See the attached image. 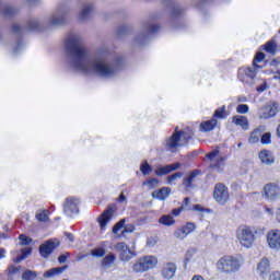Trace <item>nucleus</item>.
<instances>
[{"label": "nucleus", "mask_w": 280, "mask_h": 280, "mask_svg": "<svg viewBox=\"0 0 280 280\" xmlns=\"http://www.w3.org/2000/svg\"><path fill=\"white\" fill-rule=\"evenodd\" d=\"M194 129L186 127L184 130H178L176 127L171 137L165 140L164 148L167 152L176 153L179 148H183L194 139Z\"/></svg>", "instance_id": "nucleus-1"}, {"label": "nucleus", "mask_w": 280, "mask_h": 280, "mask_svg": "<svg viewBox=\"0 0 280 280\" xmlns=\"http://www.w3.org/2000/svg\"><path fill=\"white\" fill-rule=\"evenodd\" d=\"M66 49L68 54H71L75 59L74 67L80 71H88L86 65H84V58H86V49L82 47V39L80 37H70L66 40Z\"/></svg>", "instance_id": "nucleus-2"}, {"label": "nucleus", "mask_w": 280, "mask_h": 280, "mask_svg": "<svg viewBox=\"0 0 280 280\" xmlns=\"http://www.w3.org/2000/svg\"><path fill=\"white\" fill-rule=\"evenodd\" d=\"M259 230L252 225L242 224L236 229V240L243 248H253L257 242Z\"/></svg>", "instance_id": "nucleus-3"}, {"label": "nucleus", "mask_w": 280, "mask_h": 280, "mask_svg": "<svg viewBox=\"0 0 280 280\" xmlns=\"http://www.w3.org/2000/svg\"><path fill=\"white\" fill-rule=\"evenodd\" d=\"M159 265V258L156 256L147 255L135 260L131 265V272L133 275H143V272H149V270H154Z\"/></svg>", "instance_id": "nucleus-4"}, {"label": "nucleus", "mask_w": 280, "mask_h": 280, "mask_svg": "<svg viewBox=\"0 0 280 280\" xmlns=\"http://www.w3.org/2000/svg\"><path fill=\"white\" fill-rule=\"evenodd\" d=\"M242 268L240 259L234 256H223L217 261V269L219 272H225V275H231V272H237Z\"/></svg>", "instance_id": "nucleus-5"}, {"label": "nucleus", "mask_w": 280, "mask_h": 280, "mask_svg": "<svg viewBox=\"0 0 280 280\" xmlns=\"http://www.w3.org/2000/svg\"><path fill=\"white\" fill-rule=\"evenodd\" d=\"M213 199L218 205H226L231 200L229 187L224 183H217L212 192Z\"/></svg>", "instance_id": "nucleus-6"}, {"label": "nucleus", "mask_w": 280, "mask_h": 280, "mask_svg": "<svg viewBox=\"0 0 280 280\" xmlns=\"http://www.w3.org/2000/svg\"><path fill=\"white\" fill-rule=\"evenodd\" d=\"M115 211H117V206L109 205L104 210L102 214L97 218V222L101 226V231H106V226L108 225V222L113 220V217L115 215Z\"/></svg>", "instance_id": "nucleus-7"}, {"label": "nucleus", "mask_w": 280, "mask_h": 280, "mask_svg": "<svg viewBox=\"0 0 280 280\" xmlns=\"http://www.w3.org/2000/svg\"><path fill=\"white\" fill-rule=\"evenodd\" d=\"M92 69L94 73L102 75V78H110V75L115 74V69L113 67L97 60L92 61Z\"/></svg>", "instance_id": "nucleus-8"}, {"label": "nucleus", "mask_w": 280, "mask_h": 280, "mask_svg": "<svg viewBox=\"0 0 280 280\" xmlns=\"http://www.w3.org/2000/svg\"><path fill=\"white\" fill-rule=\"evenodd\" d=\"M237 78L243 84H250L257 78V71L250 67H242L238 69Z\"/></svg>", "instance_id": "nucleus-9"}, {"label": "nucleus", "mask_w": 280, "mask_h": 280, "mask_svg": "<svg viewBox=\"0 0 280 280\" xmlns=\"http://www.w3.org/2000/svg\"><path fill=\"white\" fill-rule=\"evenodd\" d=\"M114 250L119 253L120 261H130L135 254L130 250V247L125 242H119L114 245Z\"/></svg>", "instance_id": "nucleus-10"}, {"label": "nucleus", "mask_w": 280, "mask_h": 280, "mask_svg": "<svg viewBox=\"0 0 280 280\" xmlns=\"http://www.w3.org/2000/svg\"><path fill=\"white\" fill-rule=\"evenodd\" d=\"M202 176V170L196 168L190 172H188L187 176L183 179V187L185 191H189V189H194L196 187L194 183H196V177Z\"/></svg>", "instance_id": "nucleus-11"}, {"label": "nucleus", "mask_w": 280, "mask_h": 280, "mask_svg": "<svg viewBox=\"0 0 280 280\" xmlns=\"http://www.w3.org/2000/svg\"><path fill=\"white\" fill-rule=\"evenodd\" d=\"M194 231H196V223L186 222L185 225L175 230L174 237H176V240H185V237H187V235H190V233H194Z\"/></svg>", "instance_id": "nucleus-12"}, {"label": "nucleus", "mask_w": 280, "mask_h": 280, "mask_svg": "<svg viewBox=\"0 0 280 280\" xmlns=\"http://www.w3.org/2000/svg\"><path fill=\"white\" fill-rule=\"evenodd\" d=\"M57 246H60V244L54 242V240L46 241L39 246L40 257H43V259H47V257H49V255L56 250Z\"/></svg>", "instance_id": "nucleus-13"}, {"label": "nucleus", "mask_w": 280, "mask_h": 280, "mask_svg": "<svg viewBox=\"0 0 280 280\" xmlns=\"http://www.w3.org/2000/svg\"><path fill=\"white\" fill-rule=\"evenodd\" d=\"M267 243L272 250H280V231L271 230L267 233Z\"/></svg>", "instance_id": "nucleus-14"}, {"label": "nucleus", "mask_w": 280, "mask_h": 280, "mask_svg": "<svg viewBox=\"0 0 280 280\" xmlns=\"http://www.w3.org/2000/svg\"><path fill=\"white\" fill-rule=\"evenodd\" d=\"M264 194L267 200H278L280 198V187L277 184H267L264 186Z\"/></svg>", "instance_id": "nucleus-15"}, {"label": "nucleus", "mask_w": 280, "mask_h": 280, "mask_svg": "<svg viewBox=\"0 0 280 280\" xmlns=\"http://www.w3.org/2000/svg\"><path fill=\"white\" fill-rule=\"evenodd\" d=\"M176 270H178V267L175 262L163 264L161 268V276L166 280L174 279V277H176Z\"/></svg>", "instance_id": "nucleus-16"}, {"label": "nucleus", "mask_w": 280, "mask_h": 280, "mask_svg": "<svg viewBox=\"0 0 280 280\" xmlns=\"http://www.w3.org/2000/svg\"><path fill=\"white\" fill-rule=\"evenodd\" d=\"M66 213H80V199L74 197H68L63 206Z\"/></svg>", "instance_id": "nucleus-17"}, {"label": "nucleus", "mask_w": 280, "mask_h": 280, "mask_svg": "<svg viewBox=\"0 0 280 280\" xmlns=\"http://www.w3.org/2000/svg\"><path fill=\"white\" fill-rule=\"evenodd\" d=\"M180 167H183V164H180V162L161 166L160 168L155 170V175L167 176V174H171V172H176V170H180Z\"/></svg>", "instance_id": "nucleus-18"}, {"label": "nucleus", "mask_w": 280, "mask_h": 280, "mask_svg": "<svg viewBox=\"0 0 280 280\" xmlns=\"http://www.w3.org/2000/svg\"><path fill=\"white\" fill-rule=\"evenodd\" d=\"M266 131V126L260 125L257 128H255L248 138V143L255 144V143H259L260 139H261V135H264V132Z\"/></svg>", "instance_id": "nucleus-19"}, {"label": "nucleus", "mask_w": 280, "mask_h": 280, "mask_svg": "<svg viewBox=\"0 0 280 280\" xmlns=\"http://www.w3.org/2000/svg\"><path fill=\"white\" fill-rule=\"evenodd\" d=\"M218 128V119L211 118L210 120L201 121L199 125L200 132H211Z\"/></svg>", "instance_id": "nucleus-20"}, {"label": "nucleus", "mask_w": 280, "mask_h": 280, "mask_svg": "<svg viewBox=\"0 0 280 280\" xmlns=\"http://www.w3.org/2000/svg\"><path fill=\"white\" fill-rule=\"evenodd\" d=\"M69 268V266L65 265L61 267H55L51 268L49 270H46L43 275L44 279H54V277H58L60 275H62V272H65V270H67Z\"/></svg>", "instance_id": "nucleus-21"}, {"label": "nucleus", "mask_w": 280, "mask_h": 280, "mask_svg": "<svg viewBox=\"0 0 280 280\" xmlns=\"http://www.w3.org/2000/svg\"><path fill=\"white\" fill-rule=\"evenodd\" d=\"M277 113H279V105L277 103H273L272 105H268L265 107V112L261 114L262 119H272V117L277 116Z\"/></svg>", "instance_id": "nucleus-22"}, {"label": "nucleus", "mask_w": 280, "mask_h": 280, "mask_svg": "<svg viewBox=\"0 0 280 280\" xmlns=\"http://www.w3.org/2000/svg\"><path fill=\"white\" fill-rule=\"evenodd\" d=\"M232 124H234V126H240L242 130H248L249 128L248 117L246 116H242V115L233 116Z\"/></svg>", "instance_id": "nucleus-23"}, {"label": "nucleus", "mask_w": 280, "mask_h": 280, "mask_svg": "<svg viewBox=\"0 0 280 280\" xmlns=\"http://www.w3.org/2000/svg\"><path fill=\"white\" fill-rule=\"evenodd\" d=\"M261 163H265V165H272L275 163V155L272 154V151L270 150H261L258 154Z\"/></svg>", "instance_id": "nucleus-24"}, {"label": "nucleus", "mask_w": 280, "mask_h": 280, "mask_svg": "<svg viewBox=\"0 0 280 280\" xmlns=\"http://www.w3.org/2000/svg\"><path fill=\"white\" fill-rule=\"evenodd\" d=\"M257 272L260 277H265L270 273V260L268 258H262L257 266Z\"/></svg>", "instance_id": "nucleus-25"}, {"label": "nucleus", "mask_w": 280, "mask_h": 280, "mask_svg": "<svg viewBox=\"0 0 280 280\" xmlns=\"http://www.w3.org/2000/svg\"><path fill=\"white\" fill-rule=\"evenodd\" d=\"M170 194H172V189L170 187H162L161 189L154 191L152 196L158 200H166L170 197Z\"/></svg>", "instance_id": "nucleus-26"}, {"label": "nucleus", "mask_w": 280, "mask_h": 280, "mask_svg": "<svg viewBox=\"0 0 280 280\" xmlns=\"http://www.w3.org/2000/svg\"><path fill=\"white\" fill-rule=\"evenodd\" d=\"M261 49L266 51V54H270L271 56H275L278 49L277 42L275 39H270L265 45L261 46Z\"/></svg>", "instance_id": "nucleus-27"}, {"label": "nucleus", "mask_w": 280, "mask_h": 280, "mask_svg": "<svg viewBox=\"0 0 280 280\" xmlns=\"http://www.w3.org/2000/svg\"><path fill=\"white\" fill-rule=\"evenodd\" d=\"M93 10H95V5H93V3L85 4L79 15V19L81 21H86V19L91 16V13L93 12Z\"/></svg>", "instance_id": "nucleus-28"}, {"label": "nucleus", "mask_w": 280, "mask_h": 280, "mask_svg": "<svg viewBox=\"0 0 280 280\" xmlns=\"http://www.w3.org/2000/svg\"><path fill=\"white\" fill-rule=\"evenodd\" d=\"M266 60V54L264 52H256L254 59H253V67L254 69H261V66H259V62H264Z\"/></svg>", "instance_id": "nucleus-29"}, {"label": "nucleus", "mask_w": 280, "mask_h": 280, "mask_svg": "<svg viewBox=\"0 0 280 280\" xmlns=\"http://www.w3.org/2000/svg\"><path fill=\"white\" fill-rule=\"evenodd\" d=\"M160 224H163L164 226H172L173 224H176V220H174V217L171 214H164L159 220Z\"/></svg>", "instance_id": "nucleus-30"}, {"label": "nucleus", "mask_w": 280, "mask_h": 280, "mask_svg": "<svg viewBox=\"0 0 280 280\" xmlns=\"http://www.w3.org/2000/svg\"><path fill=\"white\" fill-rule=\"evenodd\" d=\"M194 255H196V249H187L184 258V269L187 270L189 264H191V260L194 259Z\"/></svg>", "instance_id": "nucleus-31"}, {"label": "nucleus", "mask_w": 280, "mask_h": 280, "mask_svg": "<svg viewBox=\"0 0 280 280\" xmlns=\"http://www.w3.org/2000/svg\"><path fill=\"white\" fill-rule=\"evenodd\" d=\"M49 210H42L36 213L35 218L37 222H49Z\"/></svg>", "instance_id": "nucleus-32"}, {"label": "nucleus", "mask_w": 280, "mask_h": 280, "mask_svg": "<svg viewBox=\"0 0 280 280\" xmlns=\"http://www.w3.org/2000/svg\"><path fill=\"white\" fill-rule=\"evenodd\" d=\"M226 117V106L219 107L214 110L212 119H225Z\"/></svg>", "instance_id": "nucleus-33"}, {"label": "nucleus", "mask_w": 280, "mask_h": 280, "mask_svg": "<svg viewBox=\"0 0 280 280\" xmlns=\"http://www.w3.org/2000/svg\"><path fill=\"white\" fill-rule=\"evenodd\" d=\"M16 14H19V10L16 8H14V7L8 5L3 10V15L7 19H12V16H16Z\"/></svg>", "instance_id": "nucleus-34"}, {"label": "nucleus", "mask_w": 280, "mask_h": 280, "mask_svg": "<svg viewBox=\"0 0 280 280\" xmlns=\"http://www.w3.org/2000/svg\"><path fill=\"white\" fill-rule=\"evenodd\" d=\"M140 172L143 176H150L152 174V165H150L147 161L140 165Z\"/></svg>", "instance_id": "nucleus-35"}, {"label": "nucleus", "mask_w": 280, "mask_h": 280, "mask_svg": "<svg viewBox=\"0 0 280 280\" xmlns=\"http://www.w3.org/2000/svg\"><path fill=\"white\" fill-rule=\"evenodd\" d=\"M32 247H26L21 249V255L15 259V261L19 264V261H23V259H27L28 255H32Z\"/></svg>", "instance_id": "nucleus-36"}, {"label": "nucleus", "mask_w": 280, "mask_h": 280, "mask_svg": "<svg viewBox=\"0 0 280 280\" xmlns=\"http://www.w3.org/2000/svg\"><path fill=\"white\" fill-rule=\"evenodd\" d=\"M224 161H226V158L221 156L219 158L215 163L210 164L211 170H218V172H222V165H224Z\"/></svg>", "instance_id": "nucleus-37"}, {"label": "nucleus", "mask_w": 280, "mask_h": 280, "mask_svg": "<svg viewBox=\"0 0 280 280\" xmlns=\"http://www.w3.org/2000/svg\"><path fill=\"white\" fill-rule=\"evenodd\" d=\"M260 143L262 145H270V143H272V133L270 132L261 133Z\"/></svg>", "instance_id": "nucleus-38"}, {"label": "nucleus", "mask_w": 280, "mask_h": 280, "mask_svg": "<svg viewBox=\"0 0 280 280\" xmlns=\"http://www.w3.org/2000/svg\"><path fill=\"white\" fill-rule=\"evenodd\" d=\"M36 277H38V273H36V271H32L30 269H26L23 273H22V279L23 280H34L36 279Z\"/></svg>", "instance_id": "nucleus-39"}, {"label": "nucleus", "mask_w": 280, "mask_h": 280, "mask_svg": "<svg viewBox=\"0 0 280 280\" xmlns=\"http://www.w3.org/2000/svg\"><path fill=\"white\" fill-rule=\"evenodd\" d=\"M115 259H117V257L114 254H109L103 258L102 266H110L115 264Z\"/></svg>", "instance_id": "nucleus-40"}, {"label": "nucleus", "mask_w": 280, "mask_h": 280, "mask_svg": "<svg viewBox=\"0 0 280 280\" xmlns=\"http://www.w3.org/2000/svg\"><path fill=\"white\" fill-rule=\"evenodd\" d=\"M67 23V19L65 18V14L60 18L52 16L50 20V25H65Z\"/></svg>", "instance_id": "nucleus-41"}, {"label": "nucleus", "mask_w": 280, "mask_h": 280, "mask_svg": "<svg viewBox=\"0 0 280 280\" xmlns=\"http://www.w3.org/2000/svg\"><path fill=\"white\" fill-rule=\"evenodd\" d=\"M39 27H40V24H38V21L36 20H31L27 22V30L30 32H38Z\"/></svg>", "instance_id": "nucleus-42"}, {"label": "nucleus", "mask_w": 280, "mask_h": 280, "mask_svg": "<svg viewBox=\"0 0 280 280\" xmlns=\"http://www.w3.org/2000/svg\"><path fill=\"white\" fill-rule=\"evenodd\" d=\"M124 226H126V219H121L120 221H118L114 226H113V233L115 235H117L119 233V231H121V229H124Z\"/></svg>", "instance_id": "nucleus-43"}, {"label": "nucleus", "mask_w": 280, "mask_h": 280, "mask_svg": "<svg viewBox=\"0 0 280 280\" xmlns=\"http://www.w3.org/2000/svg\"><path fill=\"white\" fill-rule=\"evenodd\" d=\"M92 257H104L106 255V249L104 247H97L91 250Z\"/></svg>", "instance_id": "nucleus-44"}, {"label": "nucleus", "mask_w": 280, "mask_h": 280, "mask_svg": "<svg viewBox=\"0 0 280 280\" xmlns=\"http://www.w3.org/2000/svg\"><path fill=\"white\" fill-rule=\"evenodd\" d=\"M19 240L21 242V246H30V244L33 242L32 237L25 234H20Z\"/></svg>", "instance_id": "nucleus-45"}, {"label": "nucleus", "mask_w": 280, "mask_h": 280, "mask_svg": "<svg viewBox=\"0 0 280 280\" xmlns=\"http://www.w3.org/2000/svg\"><path fill=\"white\" fill-rule=\"evenodd\" d=\"M186 211H198L200 213H205V211H209V209H206L201 205H194L192 207L186 208Z\"/></svg>", "instance_id": "nucleus-46"}, {"label": "nucleus", "mask_w": 280, "mask_h": 280, "mask_svg": "<svg viewBox=\"0 0 280 280\" xmlns=\"http://www.w3.org/2000/svg\"><path fill=\"white\" fill-rule=\"evenodd\" d=\"M248 110H249V107L246 104H240L236 107V113H238V115H246Z\"/></svg>", "instance_id": "nucleus-47"}, {"label": "nucleus", "mask_w": 280, "mask_h": 280, "mask_svg": "<svg viewBox=\"0 0 280 280\" xmlns=\"http://www.w3.org/2000/svg\"><path fill=\"white\" fill-rule=\"evenodd\" d=\"M135 224H132V223H128V224H126L125 226H124V230H122V232H121V235H126V234H128V233H135Z\"/></svg>", "instance_id": "nucleus-48"}, {"label": "nucleus", "mask_w": 280, "mask_h": 280, "mask_svg": "<svg viewBox=\"0 0 280 280\" xmlns=\"http://www.w3.org/2000/svg\"><path fill=\"white\" fill-rule=\"evenodd\" d=\"M184 12H185V11H184L183 9H180V8H178V7H173L171 14H172L173 18L176 19V18H178V16H182V14H183Z\"/></svg>", "instance_id": "nucleus-49"}, {"label": "nucleus", "mask_w": 280, "mask_h": 280, "mask_svg": "<svg viewBox=\"0 0 280 280\" xmlns=\"http://www.w3.org/2000/svg\"><path fill=\"white\" fill-rule=\"evenodd\" d=\"M9 277H14V275H16L18 272L21 271V266H14V265H11L9 268Z\"/></svg>", "instance_id": "nucleus-50"}, {"label": "nucleus", "mask_w": 280, "mask_h": 280, "mask_svg": "<svg viewBox=\"0 0 280 280\" xmlns=\"http://www.w3.org/2000/svg\"><path fill=\"white\" fill-rule=\"evenodd\" d=\"M177 178H183V172H176L167 177V183H174Z\"/></svg>", "instance_id": "nucleus-51"}, {"label": "nucleus", "mask_w": 280, "mask_h": 280, "mask_svg": "<svg viewBox=\"0 0 280 280\" xmlns=\"http://www.w3.org/2000/svg\"><path fill=\"white\" fill-rule=\"evenodd\" d=\"M220 155V150L215 149L209 153L206 154V159H208L209 161H213V159H215V156Z\"/></svg>", "instance_id": "nucleus-52"}, {"label": "nucleus", "mask_w": 280, "mask_h": 280, "mask_svg": "<svg viewBox=\"0 0 280 280\" xmlns=\"http://www.w3.org/2000/svg\"><path fill=\"white\" fill-rule=\"evenodd\" d=\"M130 31V28L126 25L119 26L117 30V34L118 36H124V34H128V32Z\"/></svg>", "instance_id": "nucleus-53"}, {"label": "nucleus", "mask_w": 280, "mask_h": 280, "mask_svg": "<svg viewBox=\"0 0 280 280\" xmlns=\"http://www.w3.org/2000/svg\"><path fill=\"white\" fill-rule=\"evenodd\" d=\"M185 211V206H180L179 208H175L171 211L172 215H174V218H178V215H180V212Z\"/></svg>", "instance_id": "nucleus-54"}, {"label": "nucleus", "mask_w": 280, "mask_h": 280, "mask_svg": "<svg viewBox=\"0 0 280 280\" xmlns=\"http://www.w3.org/2000/svg\"><path fill=\"white\" fill-rule=\"evenodd\" d=\"M190 205H191V198L185 197L183 200V205H182V207H184V211H187V209H189V207H192Z\"/></svg>", "instance_id": "nucleus-55"}, {"label": "nucleus", "mask_w": 280, "mask_h": 280, "mask_svg": "<svg viewBox=\"0 0 280 280\" xmlns=\"http://www.w3.org/2000/svg\"><path fill=\"white\" fill-rule=\"evenodd\" d=\"M67 259H69V253L67 254H62L58 257V261L59 264H65L67 261Z\"/></svg>", "instance_id": "nucleus-56"}, {"label": "nucleus", "mask_w": 280, "mask_h": 280, "mask_svg": "<svg viewBox=\"0 0 280 280\" xmlns=\"http://www.w3.org/2000/svg\"><path fill=\"white\" fill-rule=\"evenodd\" d=\"M159 30H161L160 25H150L149 26L150 34H156V32H159Z\"/></svg>", "instance_id": "nucleus-57"}, {"label": "nucleus", "mask_w": 280, "mask_h": 280, "mask_svg": "<svg viewBox=\"0 0 280 280\" xmlns=\"http://www.w3.org/2000/svg\"><path fill=\"white\" fill-rule=\"evenodd\" d=\"M266 89H268V84H267V83H262V84H260V85H258V86L256 88V91H257L258 93H264V91H266Z\"/></svg>", "instance_id": "nucleus-58"}, {"label": "nucleus", "mask_w": 280, "mask_h": 280, "mask_svg": "<svg viewBox=\"0 0 280 280\" xmlns=\"http://www.w3.org/2000/svg\"><path fill=\"white\" fill-rule=\"evenodd\" d=\"M269 280H280V272L279 271L272 272L269 277Z\"/></svg>", "instance_id": "nucleus-59"}, {"label": "nucleus", "mask_w": 280, "mask_h": 280, "mask_svg": "<svg viewBox=\"0 0 280 280\" xmlns=\"http://www.w3.org/2000/svg\"><path fill=\"white\" fill-rule=\"evenodd\" d=\"M12 32L13 34H19V32H21V26L19 24H13Z\"/></svg>", "instance_id": "nucleus-60"}, {"label": "nucleus", "mask_w": 280, "mask_h": 280, "mask_svg": "<svg viewBox=\"0 0 280 280\" xmlns=\"http://www.w3.org/2000/svg\"><path fill=\"white\" fill-rule=\"evenodd\" d=\"M148 184L149 185H159V179L155 177H151V178H149Z\"/></svg>", "instance_id": "nucleus-61"}, {"label": "nucleus", "mask_w": 280, "mask_h": 280, "mask_svg": "<svg viewBox=\"0 0 280 280\" xmlns=\"http://www.w3.org/2000/svg\"><path fill=\"white\" fill-rule=\"evenodd\" d=\"M117 200H118V202H126V195H124V192H121Z\"/></svg>", "instance_id": "nucleus-62"}, {"label": "nucleus", "mask_w": 280, "mask_h": 280, "mask_svg": "<svg viewBox=\"0 0 280 280\" xmlns=\"http://www.w3.org/2000/svg\"><path fill=\"white\" fill-rule=\"evenodd\" d=\"M276 220L277 222H280V208L276 210Z\"/></svg>", "instance_id": "nucleus-63"}, {"label": "nucleus", "mask_w": 280, "mask_h": 280, "mask_svg": "<svg viewBox=\"0 0 280 280\" xmlns=\"http://www.w3.org/2000/svg\"><path fill=\"white\" fill-rule=\"evenodd\" d=\"M191 280H205V278L200 275H195Z\"/></svg>", "instance_id": "nucleus-64"}]
</instances>
